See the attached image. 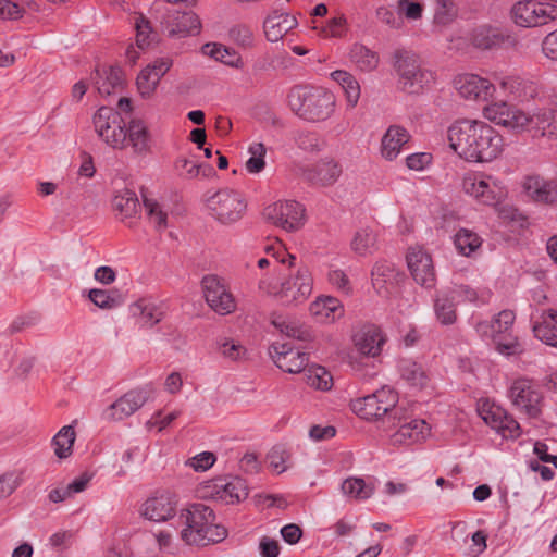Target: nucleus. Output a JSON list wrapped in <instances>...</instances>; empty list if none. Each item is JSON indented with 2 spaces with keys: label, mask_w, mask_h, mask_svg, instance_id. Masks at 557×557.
<instances>
[{
  "label": "nucleus",
  "mask_w": 557,
  "mask_h": 557,
  "mask_svg": "<svg viewBox=\"0 0 557 557\" xmlns=\"http://www.w3.org/2000/svg\"><path fill=\"white\" fill-rule=\"evenodd\" d=\"M450 148L469 162H491L504 151L502 135L485 122L461 120L447 131Z\"/></svg>",
  "instance_id": "1"
},
{
  "label": "nucleus",
  "mask_w": 557,
  "mask_h": 557,
  "mask_svg": "<svg viewBox=\"0 0 557 557\" xmlns=\"http://www.w3.org/2000/svg\"><path fill=\"white\" fill-rule=\"evenodd\" d=\"M92 125L98 137L110 148L144 156L151 150V134L141 119L134 117L127 123L111 107H100L92 116Z\"/></svg>",
  "instance_id": "2"
},
{
  "label": "nucleus",
  "mask_w": 557,
  "mask_h": 557,
  "mask_svg": "<svg viewBox=\"0 0 557 557\" xmlns=\"http://www.w3.org/2000/svg\"><path fill=\"white\" fill-rule=\"evenodd\" d=\"M183 527L181 539L188 545H208L219 543L227 536V530L215 523V515L209 506L197 503L180 515Z\"/></svg>",
  "instance_id": "3"
},
{
  "label": "nucleus",
  "mask_w": 557,
  "mask_h": 557,
  "mask_svg": "<svg viewBox=\"0 0 557 557\" xmlns=\"http://www.w3.org/2000/svg\"><path fill=\"white\" fill-rule=\"evenodd\" d=\"M290 110L301 120L318 123L335 112V95L322 87L294 86L287 95Z\"/></svg>",
  "instance_id": "4"
},
{
  "label": "nucleus",
  "mask_w": 557,
  "mask_h": 557,
  "mask_svg": "<svg viewBox=\"0 0 557 557\" xmlns=\"http://www.w3.org/2000/svg\"><path fill=\"white\" fill-rule=\"evenodd\" d=\"M393 66L398 76V86L408 95H421L432 88L435 73L425 67L418 54L398 49L393 54Z\"/></svg>",
  "instance_id": "5"
},
{
  "label": "nucleus",
  "mask_w": 557,
  "mask_h": 557,
  "mask_svg": "<svg viewBox=\"0 0 557 557\" xmlns=\"http://www.w3.org/2000/svg\"><path fill=\"white\" fill-rule=\"evenodd\" d=\"M397 394L387 387H383L375 393L356 399L352 403V410L364 420H380L383 423H388L389 420L395 421L400 417L398 416L400 407H397Z\"/></svg>",
  "instance_id": "6"
},
{
  "label": "nucleus",
  "mask_w": 557,
  "mask_h": 557,
  "mask_svg": "<svg viewBox=\"0 0 557 557\" xmlns=\"http://www.w3.org/2000/svg\"><path fill=\"white\" fill-rule=\"evenodd\" d=\"M259 288L275 296L284 305L305 301L312 292V276L306 265H300L295 275H289L280 285H272L268 280H261Z\"/></svg>",
  "instance_id": "7"
},
{
  "label": "nucleus",
  "mask_w": 557,
  "mask_h": 557,
  "mask_svg": "<svg viewBox=\"0 0 557 557\" xmlns=\"http://www.w3.org/2000/svg\"><path fill=\"white\" fill-rule=\"evenodd\" d=\"M462 190L487 206L498 203L506 196L504 183L492 175L479 172H470L463 175L461 182Z\"/></svg>",
  "instance_id": "8"
},
{
  "label": "nucleus",
  "mask_w": 557,
  "mask_h": 557,
  "mask_svg": "<svg viewBox=\"0 0 557 557\" xmlns=\"http://www.w3.org/2000/svg\"><path fill=\"white\" fill-rule=\"evenodd\" d=\"M208 208L218 222L227 225L242 219L246 202L239 193L222 189L208 199Z\"/></svg>",
  "instance_id": "9"
},
{
  "label": "nucleus",
  "mask_w": 557,
  "mask_h": 557,
  "mask_svg": "<svg viewBox=\"0 0 557 557\" xmlns=\"http://www.w3.org/2000/svg\"><path fill=\"white\" fill-rule=\"evenodd\" d=\"M263 218L287 232H295L304 225L305 208L295 200H278L263 209Z\"/></svg>",
  "instance_id": "10"
},
{
  "label": "nucleus",
  "mask_w": 557,
  "mask_h": 557,
  "mask_svg": "<svg viewBox=\"0 0 557 557\" xmlns=\"http://www.w3.org/2000/svg\"><path fill=\"white\" fill-rule=\"evenodd\" d=\"M511 15L519 26L537 27L554 21L557 16V8L549 3L525 0L512 7Z\"/></svg>",
  "instance_id": "11"
},
{
  "label": "nucleus",
  "mask_w": 557,
  "mask_h": 557,
  "mask_svg": "<svg viewBox=\"0 0 557 557\" xmlns=\"http://www.w3.org/2000/svg\"><path fill=\"white\" fill-rule=\"evenodd\" d=\"M509 398L517 410L530 418H536L541 413L542 393L536 385L528 379L513 381L509 388Z\"/></svg>",
  "instance_id": "12"
},
{
  "label": "nucleus",
  "mask_w": 557,
  "mask_h": 557,
  "mask_svg": "<svg viewBox=\"0 0 557 557\" xmlns=\"http://www.w3.org/2000/svg\"><path fill=\"white\" fill-rule=\"evenodd\" d=\"M177 496L170 491H158L141 505L140 513L153 522H165L177 512Z\"/></svg>",
  "instance_id": "13"
},
{
  "label": "nucleus",
  "mask_w": 557,
  "mask_h": 557,
  "mask_svg": "<svg viewBox=\"0 0 557 557\" xmlns=\"http://www.w3.org/2000/svg\"><path fill=\"white\" fill-rule=\"evenodd\" d=\"M202 288L206 301L214 312L225 315L236 309L233 295L218 276H205L202 278Z\"/></svg>",
  "instance_id": "14"
},
{
  "label": "nucleus",
  "mask_w": 557,
  "mask_h": 557,
  "mask_svg": "<svg viewBox=\"0 0 557 557\" xmlns=\"http://www.w3.org/2000/svg\"><path fill=\"white\" fill-rule=\"evenodd\" d=\"M398 419L389 420L388 425L398 426V430L391 436V443L397 445H410L424 441L430 435V426L422 419H412L407 421L403 416V409L398 413Z\"/></svg>",
  "instance_id": "15"
},
{
  "label": "nucleus",
  "mask_w": 557,
  "mask_h": 557,
  "mask_svg": "<svg viewBox=\"0 0 557 557\" xmlns=\"http://www.w3.org/2000/svg\"><path fill=\"white\" fill-rule=\"evenodd\" d=\"M269 355L274 363L287 373L305 371L309 362L306 352L290 347L287 343H274L269 348Z\"/></svg>",
  "instance_id": "16"
},
{
  "label": "nucleus",
  "mask_w": 557,
  "mask_h": 557,
  "mask_svg": "<svg viewBox=\"0 0 557 557\" xmlns=\"http://www.w3.org/2000/svg\"><path fill=\"white\" fill-rule=\"evenodd\" d=\"M407 265L413 280L424 287H432L435 284V271L431 256L421 247L409 248Z\"/></svg>",
  "instance_id": "17"
},
{
  "label": "nucleus",
  "mask_w": 557,
  "mask_h": 557,
  "mask_svg": "<svg viewBox=\"0 0 557 557\" xmlns=\"http://www.w3.org/2000/svg\"><path fill=\"white\" fill-rule=\"evenodd\" d=\"M482 419L504 438H517L521 435L520 424L499 406H482Z\"/></svg>",
  "instance_id": "18"
},
{
  "label": "nucleus",
  "mask_w": 557,
  "mask_h": 557,
  "mask_svg": "<svg viewBox=\"0 0 557 557\" xmlns=\"http://www.w3.org/2000/svg\"><path fill=\"white\" fill-rule=\"evenodd\" d=\"M207 490L205 496H211L226 504L238 503L248 496V486L242 478L235 476L224 483L222 480H215L203 487Z\"/></svg>",
  "instance_id": "19"
},
{
  "label": "nucleus",
  "mask_w": 557,
  "mask_h": 557,
  "mask_svg": "<svg viewBox=\"0 0 557 557\" xmlns=\"http://www.w3.org/2000/svg\"><path fill=\"white\" fill-rule=\"evenodd\" d=\"M459 95L469 100H488L495 92V86L488 79L475 74H463L455 79Z\"/></svg>",
  "instance_id": "20"
},
{
  "label": "nucleus",
  "mask_w": 557,
  "mask_h": 557,
  "mask_svg": "<svg viewBox=\"0 0 557 557\" xmlns=\"http://www.w3.org/2000/svg\"><path fill=\"white\" fill-rule=\"evenodd\" d=\"M148 397L149 394L145 389H132L108 407L106 418L110 421H121L143 407Z\"/></svg>",
  "instance_id": "21"
},
{
  "label": "nucleus",
  "mask_w": 557,
  "mask_h": 557,
  "mask_svg": "<svg viewBox=\"0 0 557 557\" xmlns=\"http://www.w3.org/2000/svg\"><path fill=\"white\" fill-rule=\"evenodd\" d=\"M166 29L170 36L197 35L201 29V22L193 11H173L166 17Z\"/></svg>",
  "instance_id": "22"
},
{
  "label": "nucleus",
  "mask_w": 557,
  "mask_h": 557,
  "mask_svg": "<svg viewBox=\"0 0 557 557\" xmlns=\"http://www.w3.org/2000/svg\"><path fill=\"white\" fill-rule=\"evenodd\" d=\"M532 331L542 343L557 348V310H543L534 321Z\"/></svg>",
  "instance_id": "23"
},
{
  "label": "nucleus",
  "mask_w": 557,
  "mask_h": 557,
  "mask_svg": "<svg viewBox=\"0 0 557 557\" xmlns=\"http://www.w3.org/2000/svg\"><path fill=\"white\" fill-rule=\"evenodd\" d=\"M354 341L360 354L375 357L381 352L385 338L380 327L367 325L355 335Z\"/></svg>",
  "instance_id": "24"
},
{
  "label": "nucleus",
  "mask_w": 557,
  "mask_h": 557,
  "mask_svg": "<svg viewBox=\"0 0 557 557\" xmlns=\"http://www.w3.org/2000/svg\"><path fill=\"white\" fill-rule=\"evenodd\" d=\"M516 314L511 310H503L491 322L482 321L475 325L476 332L486 338L494 339L512 330Z\"/></svg>",
  "instance_id": "25"
},
{
  "label": "nucleus",
  "mask_w": 557,
  "mask_h": 557,
  "mask_svg": "<svg viewBox=\"0 0 557 557\" xmlns=\"http://www.w3.org/2000/svg\"><path fill=\"white\" fill-rule=\"evenodd\" d=\"M530 133L533 137H557V110L543 108L531 115Z\"/></svg>",
  "instance_id": "26"
},
{
  "label": "nucleus",
  "mask_w": 557,
  "mask_h": 557,
  "mask_svg": "<svg viewBox=\"0 0 557 557\" xmlns=\"http://www.w3.org/2000/svg\"><path fill=\"white\" fill-rule=\"evenodd\" d=\"M342 174V166L333 159H323L306 172V178L314 185L331 186Z\"/></svg>",
  "instance_id": "27"
},
{
  "label": "nucleus",
  "mask_w": 557,
  "mask_h": 557,
  "mask_svg": "<svg viewBox=\"0 0 557 557\" xmlns=\"http://www.w3.org/2000/svg\"><path fill=\"white\" fill-rule=\"evenodd\" d=\"M310 312L321 323H334L344 317L345 310L337 298L323 296L310 305Z\"/></svg>",
  "instance_id": "28"
},
{
  "label": "nucleus",
  "mask_w": 557,
  "mask_h": 557,
  "mask_svg": "<svg viewBox=\"0 0 557 557\" xmlns=\"http://www.w3.org/2000/svg\"><path fill=\"white\" fill-rule=\"evenodd\" d=\"M296 25L297 21L294 16L274 11L263 23L264 34L269 41L277 42Z\"/></svg>",
  "instance_id": "29"
},
{
  "label": "nucleus",
  "mask_w": 557,
  "mask_h": 557,
  "mask_svg": "<svg viewBox=\"0 0 557 557\" xmlns=\"http://www.w3.org/2000/svg\"><path fill=\"white\" fill-rule=\"evenodd\" d=\"M129 312L141 327L151 329L163 319V311L153 302L138 299L129 306Z\"/></svg>",
  "instance_id": "30"
},
{
  "label": "nucleus",
  "mask_w": 557,
  "mask_h": 557,
  "mask_svg": "<svg viewBox=\"0 0 557 557\" xmlns=\"http://www.w3.org/2000/svg\"><path fill=\"white\" fill-rule=\"evenodd\" d=\"M528 195L536 202L557 205V187L537 176H529L524 182Z\"/></svg>",
  "instance_id": "31"
},
{
  "label": "nucleus",
  "mask_w": 557,
  "mask_h": 557,
  "mask_svg": "<svg viewBox=\"0 0 557 557\" xmlns=\"http://www.w3.org/2000/svg\"><path fill=\"white\" fill-rule=\"evenodd\" d=\"M409 138L410 135L404 127L397 125L389 126L382 138L383 157L387 160L395 159Z\"/></svg>",
  "instance_id": "32"
},
{
  "label": "nucleus",
  "mask_w": 557,
  "mask_h": 557,
  "mask_svg": "<svg viewBox=\"0 0 557 557\" xmlns=\"http://www.w3.org/2000/svg\"><path fill=\"white\" fill-rule=\"evenodd\" d=\"M371 275L374 288L379 293H382L383 290L387 292L388 287L393 286L398 281L399 273L393 263L380 261L373 267Z\"/></svg>",
  "instance_id": "33"
},
{
  "label": "nucleus",
  "mask_w": 557,
  "mask_h": 557,
  "mask_svg": "<svg viewBox=\"0 0 557 557\" xmlns=\"http://www.w3.org/2000/svg\"><path fill=\"white\" fill-rule=\"evenodd\" d=\"M271 322L277 330H280L281 333L288 337L302 342H309L313 339L311 330L298 321L289 320L274 314Z\"/></svg>",
  "instance_id": "34"
},
{
  "label": "nucleus",
  "mask_w": 557,
  "mask_h": 557,
  "mask_svg": "<svg viewBox=\"0 0 557 557\" xmlns=\"http://www.w3.org/2000/svg\"><path fill=\"white\" fill-rule=\"evenodd\" d=\"M350 245L360 256L371 255L377 249V234L368 226L361 227L355 233Z\"/></svg>",
  "instance_id": "35"
},
{
  "label": "nucleus",
  "mask_w": 557,
  "mask_h": 557,
  "mask_svg": "<svg viewBox=\"0 0 557 557\" xmlns=\"http://www.w3.org/2000/svg\"><path fill=\"white\" fill-rule=\"evenodd\" d=\"M436 319L443 325H450L457 321V310L454 297L449 293L438 294L434 300Z\"/></svg>",
  "instance_id": "36"
},
{
  "label": "nucleus",
  "mask_w": 557,
  "mask_h": 557,
  "mask_svg": "<svg viewBox=\"0 0 557 557\" xmlns=\"http://www.w3.org/2000/svg\"><path fill=\"white\" fill-rule=\"evenodd\" d=\"M139 207L137 195L131 189H122L113 198V208L122 220L134 216Z\"/></svg>",
  "instance_id": "37"
},
{
  "label": "nucleus",
  "mask_w": 557,
  "mask_h": 557,
  "mask_svg": "<svg viewBox=\"0 0 557 557\" xmlns=\"http://www.w3.org/2000/svg\"><path fill=\"white\" fill-rule=\"evenodd\" d=\"M96 86L100 95L110 96L123 87L122 71L116 67H109L103 71V75L96 81Z\"/></svg>",
  "instance_id": "38"
},
{
  "label": "nucleus",
  "mask_w": 557,
  "mask_h": 557,
  "mask_svg": "<svg viewBox=\"0 0 557 557\" xmlns=\"http://www.w3.org/2000/svg\"><path fill=\"white\" fill-rule=\"evenodd\" d=\"M399 371L403 380L413 387L422 388L429 381L426 372L414 361L403 360L399 366Z\"/></svg>",
  "instance_id": "39"
},
{
  "label": "nucleus",
  "mask_w": 557,
  "mask_h": 557,
  "mask_svg": "<svg viewBox=\"0 0 557 557\" xmlns=\"http://www.w3.org/2000/svg\"><path fill=\"white\" fill-rule=\"evenodd\" d=\"M350 60L361 71L370 72L376 69L379 64V55L363 45L356 44L350 50Z\"/></svg>",
  "instance_id": "40"
},
{
  "label": "nucleus",
  "mask_w": 557,
  "mask_h": 557,
  "mask_svg": "<svg viewBox=\"0 0 557 557\" xmlns=\"http://www.w3.org/2000/svg\"><path fill=\"white\" fill-rule=\"evenodd\" d=\"M220 356L231 362H242L248 359V350L239 342L223 338L216 342Z\"/></svg>",
  "instance_id": "41"
},
{
  "label": "nucleus",
  "mask_w": 557,
  "mask_h": 557,
  "mask_svg": "<svg viewBox=\"0 0 557 557\" xmlns=\"http://www.w3.org/2000/svg\"><path fill=\"white\" fill-rule=\"evenodd\" d=\"M74 442L75 431L73 426H63L52 440L55 456L60 459L67 458L72 454Z\"/></svg>",
  "instance_id": "42"
},
{
  "label": "nucleus",
  "mask_w": 557,
  "mask_h": 557,
  "mask_svg": "<svg viewBox=\"0 0 557 557\" xmlns=\"http://www.w3.org/2000/svg\"><path fill=\"white\" fill-rule=\"evenodd\" d=\"M307 384L315 389L329 391L333 386L332 374L321 366H312L305 370Z\"/></svg>",
  "instance_id": "43"
},
{
  "label": "nucleus",
  "mask_w": 557,
  "mask_h": 557,
  "mask_svg": "<svg viewBox=\"0 0 557 557\" xmlns=\"http://www.w3.org/2000/svg\"><path fill=\"white\" fill-rule=\"evenodd\" d=\"M457 250L463 256H470L482 245L480 236L467 228H461L454 239Z\"/></svg>",
  "instance_id": "44"
},
{
  "label": "nucleus",
  "mask_w": 557,
  "mask_h": 557,
  "mask_svg": "<svg viewBox=\"0 0 557 557\" xmlns=\"http://www.w3.org/2000/svg\"><path fill=\"white\" fill-rule=\"evenodd\" d=\"M373 486L367 485L360 478H349L342 484V491L345 495L356 499H367L373 494Z\"/></svg>",
  "instance_id": "45"
},
{
  "label": "nucleus",
  "mask_w": 557,
  "mask_h": 557,
  "mask_svg": "<svg viewBox=\"0 0 557 557\" xmlns=\"http://www.w3.org/2000/svg\"><path fill=\"white\" fill-rule=\"evenodd\" d=\"M511 109L512 107L505 101L494 102L484 108L483 114L488 121L506 126Z\"/></svg>",
  "instance_id": "46"
},
{
  "label": "nucleus",
  "mask_w": 557,
  "mask_h": 557,
  "mask_svg": "<svg viewBox=\"0 0 557 557\" xmlns=\"http://www.w3.org/2000/svg\"><path fill=\"white\" fill-rule=\"evenodd\" d=\"M134 26L136 29V44L138 48L144 49L154 40L150 22L143 14H137L134 17Z\"/></svg>",
  "instance_id": "47"
},
{
  "label": "nucleus",
  "mask_w": 557,
  "mask_h": 557,
  "mask_svg": "<svg viewBox=\"0 0 557 557\" xmlns=\"http://www.w3.org/2000/svg\"><path fill=\"white\" fill-rule=\"evenodd\" d=\"M88 297L95 306L104 310L116 308L122 302L120 295L113 296L109 290L100 288L90 289Z\"/></svg>",
  "instance_id": "48"
},
{
  "label": "nucleus",
  "mask_w": 557,
  "mask_h": 557,
  "mask_svg": "<svg viewBox=\"0 0 557 557\" xmlns=\"http://www.w3.org/2000/svg\"><path fill=\"white\" fill-rule=\"evenodd\" d=\"M251 157L246 161V170L250 174L260 173L265 168L267 148L262 143H255L249 147Z\"/></svg>",
  "instance_id": "49"
},
{
  "label": "nucleus",
  "mask_w": 557,
  "mask_h": 557,
  "mask_svg": "<svg viewBox=\"0 0 557 557\" xmlns=\"http://www.w3.org/2000/svg\"><path fill=\"white\" fill-rule=\"evenodd\" d=\"M496 346V349L504 355L510 356L522 352L523 348L517 336L511 334V331L507 334H503L499 337L492 339Z\"/></svg>",
  "instance_id": "50"
},
{
  "label": "nucleus",
  "mask_w": 557,
  "mask_h": 557,
  "mask_svg": "<svg viewBox=\"0 0 557 557\" xmlns=\"http://www.w3.org/2000/svg\"><path fill=\"white\" fill-rule=\"evenodd\" d=\"M159 82L157 75L151 73V70L144 69L136 81L140 96L143 98H150L154 94Z\"/></svg>",
  "instance_id": "51"
},
{
  "label": "nucleus",
  "mask_w": 557,
  "mask_h": 557,
  "mask_svg": "<svg viewBox=\"0 0 557 557\" xmlns=\"http://www.w3.org/2000/svg\"><path fill=\"white\" fill-rule=\"evenodd\" d=\"M144 207L149 220L158 230H164L168 226V214L161 209V206L157 201L144 197Z\"/></svg>",
  "instance_id": "52"
},
{
  "label": "nucleus",
  "mask_w": 557,
  "mask_h": 557,
  "mask_svg": "<svg viewBox=\"0 0 557 557\" xmlns=\"http://www.w3.org/2000/svg\"><path fill=\"white\" fill-rule=\"evenodd\" d=\"M202 51L205 54H208L216 61L227 65H234L235 59H237L235 53H231L226 47L220 44H206L202 47Z\"/></svg>",
  "instance_id": "53"
},
{
  "label": "nucleus",
  "mask_w": 557,
  "mask_h": 557,
  "mask_svg": "<svg viewBox=\"0 0 557 557\" xmlns=\"http://www.w3.org/2000/svg\"><path fill=\"white\" fill-rule=\"evenodd\" d=\"M505 127L511 128L515 132L530 133L531 115L512 107L508 117V123L506 124Z\"/></svg>",
  "instance_id": "54"
},
{
  "label": "nucleus",
  "mask_w": 557,
  "mask_h": 557,
  "mask_svg": "<svg viewBox=\"0 0 557 557\" xmlns=\"http://www.w3.org/2000/svg\"><path fill=\"white\" fill-rule=\"evenodd\" d=\"M472 42L476 48L484 50L492 49L500 42V36L482 28L473 34Z\"/></svg>",
  "instance_id": "55"
},
{
  "label": "nucleus",
  "mask_w": 557,
  "mask_h": 557,
  "mask_svg": "<svg viewBox=\"0 0 557 557\" xmlns=\"http://www.w3.org/2000/svg\"><path fill=\"white\" fill-rule=\"evenodd\" d=\"M270 467L277 473L286 470L285 462L289 460L290 455L282 447H273L267 456Z\"/></svg>",
  "instance_id": "56"
},
{
  "label": "nucleus",
  "mask_w": 557,
  "mask_h": 557,
  "mask_svg": "<svg viewBox=\"0 0 557 557\" xmlns=\"http://www.w3.org/2000/svg\"><path fill=\"white\" fill-rule=\"evenodd\" d=\"M230 35L233 40L243 47H248L252 44L253 34L247 25H235L231 28Z\"/></svg>",
  "instance_id": "57"
},
{
  "label": "nucleus",
  "mask_w": 557,
  "mask_h": 557,
  "mask_svg": "<svg viewBox=\"0 0 557 557\" xmlns=\"http://www.w3.org/2000/svg\"><path fill=\"white\" fill-rule=\"evenodd\" d=\"M215 462V456L212 453L203 451L187 460V465L196 471H206Z\"/></svg>",
  "instance_id": "58"
},
{
  "label": "nucleus",
  "mask_w": 557,
  "mask_h": 557,
  "mask_svg": "<svg viewBox=\"0 0 557 557\" xmlns=\"http://www.w3.org/2000/svg\"><path fill=\"white\" fill-rule=\"evenodd\" d=\"M346 20L344 16L331 18L327 24L322 27V34L325 37H342L345 33Z\"/></svg>",
  "instance_id": "59"
},
{
  "label": "nucleus",
  "mask_w": 557,
  "mask_h": 557,
  "mask_svg": "<svg viewBox=\"0 0 557 557\" xmlns=\"http://www.w3.org/2000/svg\"><path fill=\"white\" fill-rule=\"evenodd\" d=\"M329 282L338 290L348 294L351 289L350 282L346 273L342 270H332L329 272Z\"/></svg>",
  "instance_id": "60"
},
{
  "label": "nucleus",
  "mask_w": 557,
  "mask_h": 557,
  "mask_svg": "<svg viewBox=\"0 0 557 557\" xmlns=\"http://www.w3.org/2000/svg\"><path fill=\"white\" fill-rule=\"evenodd\" d=\"M295 141L300 149L306 151H313L318 148L317 135L310 132H297Z\"/></svg>",
  "instance_id": "61"
},
{
  "label": "nucleus",
  "mask_w": 557,
  "mask_h": 557,
  "mask_svg": "<svg viewBox=\"0 0 557 557\" xmlns=\"http://www.w3.org/2000/svg\"><path fill=\"white\" fill-rule=\"evenodd\" d=\"M175 169L181 176L193 178L198 175L200 165L194 163L193 161L186 158H178L175 161Z\"/></svg>",
  "instance_id": "62"
},
{
  "label": "nucleus",
  "mask_w": 557,
  "mask_h": 557,
  "mask_svg": "<svg viewBox=\"0 0 557 557\" xmlns=\"http://www.w3.org/2000/svg\"><path fill=\"white\" fill-rule=\"evenodd\" d=\"M432 162L430 153H412L406 158V164L410 170L421 171Z\"/></svg>",
  "instance_id": "63"
},
{
  "label": "nucleus",
  "mask_w": 557,
  "mask_h": 557,
  "mask_svg": "<svg viewBox=\"0 0 557 557\" xmlns=\"http://www.w3.org/2000/svg\"><path fill=\"white\" fill-rule=\"evenodd\" d=\"M542 50L547 58L557 61V29L546 35Z\"/></svg>",
  "instance_id": "64"
}]
</instances>
